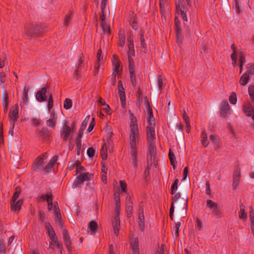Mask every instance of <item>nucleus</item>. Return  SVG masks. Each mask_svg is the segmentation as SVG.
I'll use <instances>...</instances> for the list:
<instances>
[{"label":"nucleus","instance_id":"nucleus-1","mask_svg":"<svg viewBox=\"0 0 254 254\" xmlns=\"http://www.w3.org/2000/svg\"><path fill=\"white\" fill-rule=\"evenodd\" d=\"M130 121L129 133V143L130 147V156L132 161V165L134 169L137 167L136 140L139 138V129L137 124V119L134 114L129 111Z\"/></svg>","mask_w":254,"mask_h":254},{"label":"nucleus","instance_id":"nucleus-2","mask_svg":"<svg viewBox=\"0 0 254 254\" xmlns=\"http://www.w3.org/2000/svg\"><path fill=\"white\" fill-rule=\"evenodd\" d=\"M207 207L212 210L211 215L212 217L220 219L223 217V211L218 203L215 202L211 199H207L206 201Z\"/></svg>","mask_w":254,"mask_h":254},{"label":"nucleus","instance_id":"nucleus-3","mask_svg":"<svg viewBox=\"0 0 254 254\" xmlns=\"http://www.w3.org/2000/svg\"><path fill=\"white\" fill-rule=\"evenodd\" d=\"M155 126L151 125V124H148L146 127V133L147 136L148 142L149 143V148L152 149V153L154 151V141L156 139V135L155 132Z\"/></svg>","mask_w":254,"mask_h":254},{"label":"nucleus","instance_id":"nucleus-4","mask_svg":"<svg viewBox=\"0 0 254 254\" xmlns=\"http://www.w3.org/2000/svg\"><path fill=\"white\" fill-rule=\"evenodd\" d=\"M47 158L46 154H43L38 156L33 163V168L34 171H37L43 168L45 164V159Z\"/></svg>","mask_w":254,"mask_h":254},{"label":"nucleus","instance_id":"nucleus-5","mask_svg":"<svg viewBox=\"0 0 254 254\" xmlns=\"http://www.w3.org/2000/svg\"><path fill=\"white\" fill-rule=\"evenodd\" d=\"M112 64L114 66V70L113 74H118L120 73L122 70V66L121 65V63L119 60L118 57L116 55H114L112 60Z\"/></svg>","mask_w":254,"mask_h":254},{"label":"nucleus","instance_id":"nucleus-6","mask_svg":"<svg viewBox=\"0 0 254 254\" xmlns=\"http://www.w3.org/2000/svg\"><path fill=\"white\" fill-rule=\"evenodd\" d=\"M118 88L122 106L123 107V108H125L126 105V96L125 90L123 87L122 82L121 80L119 81L118 83Z\"/></svg>","mask_w":254,"mask_h":254},{"label":"nucleus","instance_id":"nucleus-7","mask_svg":"<svg viewBox=\"0 0 254 254\" xmlns=\"http://www.w3.org/2000/svg\"><path fill=\"white\" fill-rule=\"evenodd\" d=\"M220 110L221 116L223 118L226 117L227 115L230 114V107L227 100H224L222 102Z\"/></svg>","mask_w":254,"mask_h":254},{"label":"nucleus","instance_id":"nucleus-8","mask_svg":"<svg viewBox=\"0 0 254 254\" xmlns=\"http://www.w3.org/2000/svg\"><path fill=\"white\" fill-rule=\"evenodd\" d=\"M242 110L247 117H252L254 113V107L250 102L244 104Z\"/></svg>","mask_w":254,"mask_h":254},{"label":"nucleus","instance_id":"nucleus-9","mask_svg":"<svg viewBox=\"0 0 254 254\" xmlns=\"http://www.w3.org/2000/svg\"><path fill=\"white\" fill-rule=\"evenodd\" d=\"M172 202L173 203V205H174V203L176 202L177 201H179L181 202L183 204V208L187 209L188 206V198L186 197V198H181V194L180 193H176L174 196H173L172 198Z\"/></svg>","mask_w":254,"mask_h":254},{"label":"nucleus","instance_id":"nucleus-10","mask_svg":"<svg viewBox=\"0 0 254 254\" xmlns=\"http://www.w3.org/2000/svg\"><path fill=\"white\" fill-rule=\"evenodd\" d=\"M58 159V155H55L53 156L48 164L43 168L44 172L46 173L51 172Z\"/></svg>","mask_w":254,"mask_h":254},{"label":"nucleus","instance_id":"nucleus-11","mask_svg":"<svg viewBox=\"0 0 254 254\" xmlns=\"http://www.w3.org/2000/svg\"><path fill=\"white\" fill-rule=\"evenodd\" d=\"M63 239L64 245L68 251H71V243L68 231L66 229H64L63 231Z\"/></svg>","mask_w":254,"mask_h":254},{"label":"nucleus","instance_id":"nucleus-12","mask_svg":"<svg viewBox=\"0 0 254 254\" xmlns=\"http://www.w3.org/2000/svg\"><path fill=\"white\" fill-rule=\"evenodd\" d=\"M9 117L11 120L10 123H14L15 124L18 117V107L17 105H15L14 108L9 111Z\"/></svg>","mask_w":254,"mask_h":254},{"label":"nucleus","instance_id":"nucleus-13","mask_svg":"<svg viewBox=\"0 0 254 254\" xmlns=\"http://www.w3.org/2000/svg\"><path fill=\"white\" fill-rule=\"evenodd\" d=\"M70 130V127L67 125V123L65 122L61 131V135L64 136V141H66L68 139Z\"/></svg>","mask_w":254,"mask_h":254},{"label":"nucleus","instance_id":"nucleus-14","mask_svg":"<svg viewBox=\"0 0 254 254\" xmlns=\"http://www.w3.org/2000/svg\"><path fill=\"white\" fill-rule=\"evenodd\" d=\"M47 91V87H44L41 90L38 91L36 95L37 100L39 102H43L46 100V94Z\"/></svg>","mask_w":254,"mask_h":254},{"label":"nucleus","instance_id":"nucleus-15","mask_svg":"<svg viewBox=\"0 0 254 254\" xmlns=\"http://www.w3.org/2000/svg\"><path fill=\"white\" fill-rule=\"evenodd\" d=\"M57 120V116L53 111L50 114V119L47 121L46 124L48 126L54 128Z\"/></svg>","mask_w":254,"mask_h":254},{"label":"nucleus","instance_id":"nucleus-16","mask_svg":"<svg viewBox=\"0 0 254 254\" xmlns=\"http://www.w3.org/2000/svg\"><path fill=\"white\" fill-rule=\"evenodd\" d=\"M113 227L115 235L118 236L119 233L120 227V217L118 216H115L114 220L113 221Z\"/></svg>","mask_w":254,"mask_h":254},{"label":"nucleus","instance_id":"nucleus-17","mask_svg":"<svg viewBox=\"0 0 254 254\" xmlns=\"http://www.w3.org/2000/svg\"><path fill=\"white\" fill-rule=\"evenodd\" d=\"M108 3V0H102L101 3V15L100 17L101 22H105V10L106 9V6Z\"/></svg>","mask_w":254,"mask_h":254},{"label":"nucleus","instance_id":"nucleus-18","mask_svg":"<svg viewBox=\"0 0 254 254\" xmlns=\"http://www.w3.org/2000/svg\"><path fill=\"white\" fill-rule=\"evenodd\" d=\"M176 10L178 12H187V8L186 6L185 1L184 0H178L176 3Z\"/></svg>","mask_w":254,"mask_h":254},{"label":"nucleus","instance_id":"nucleus-19","mask_svg":"<svg viewBox=\"0 0 254 254\" xmlns=\"http://www.w3.org/2000/svg\"><path fill=\"white\" fill-rule=\"evenodd\" d=\"M34 28H33V30L32 31L31 30H29V28L27 29V37L28 38H31L33 36H37L40 34L41 32H40V28L38 26L34 24Z\"/></svg>","mask_w":254,"mask_h":254},{"label":"nucleus","instance_id":"nucleus-20","mask_svg":"<svg viewBox=\"0 0 254 254\" xmlns=\"http://www.w3.org/2000/svg\"><path fill=\"white\" fill-rule=\"evenodd\" d=\"M147 115L148 124L155 125V120L153 115L152 109L149 105H148L147 108Z\"/></svg>","mask_w":254,"mask_h":254},{"label":"nucleus","instance_id":"nucleus-21","mask_svg":"<svg viewBox=\"0 0 254 254\" xmlns=\"http://www.w3.org/2000/svg\"><path fill=\"white\" fill-rule=\"evenodd\" d=\"M22 204V201L19 200L16 201L11 200V210L12 211H19L21 209Z\"/></svg>","mask_w":254,"mask_h":254},{"label":"nucleus","instance_id":"nucleus-22","mask_svg":"<svg viewBox=\"0 0 254 254\" xmlns=\"http://www.w3.org/2000/svg\"><path fill=\"white\" fill-rule=\"evenodd\" d=\"M28 87L25 86L23 88L22 96L21 97V105H25L28 102Z\"/></svg>","mask_w":254,"mask_h":254},{"label":"nucleus","instance_id":"nucleus-23","mask_svg":"<svg viewBox=\"0 0 254 254\" xmlns=\"http://www.w3.org/2000/svg\"><path fill=\"white\" fill-rule=\"evenodd\" d=\"M2 101L4 111L6 112L8 107V94L7 92L3 93Z\"/></svg>","mask_w":254,"mask_h":254},{"label":"nucleus","instance_id":"nucleus-24","mask_svg":"<svg viewBox=\"0 0 254 254\" xmlns=\"http://www.w3.org/2000/svg\"><path fill=\"white\" fill-rule=\"evenodd\" d=\"M169 157L170 160L171 164L173 166L174 169H176L177 162L176 159V157L174 152L170 149L169 152Z\"/></svg>","mask_w":254,"mask_h":254},{"label":"nucleus","instance_id":"nucleus-25","mask_svg":"<svg viewBox=\"0 0 254 254\" xmlns=\"http://www.w3.org/2000/svg\"><path fill=\"white\" fill-rule=\"evenodd\" d=\"M249 79V74L246 72L241 76L239 83L241 85L245 86L248 83Z\"/></svg>","mask_w":254,"mask_h":254},{"label":"nucleus","instance_id":"nucleus-26","mask_svg":"<svg viewBox=\"0 0 254 254\" xmlns=\"http://www.w3.org/2000/svg\"><path fill=\"white\" fill-rule=\"evenodd\" d=\"M140 212H139L138 214V219H139V222H138V225L140 227V229L141 231H143L144 229V217L143 213L142 211L140 210Z\"/></svg>","mask_w":254,"mask_h":254},{"label":"nucleus","instance_id":"nucleus-27","mask_svg":"<svg viewBox=\"0 0 254 254\" xmlns=\"http://www.w3.org/2000/svg\"><path fill=\"white\" fill-rule=\"evenodd\" d=\"M82 180L84 182L86 181H89L92 179L93 175L89 173H83L78 175Z\"/></svg>","mask_w":254,"mask_h":254},{"label":"nucleus","instance_id":"nucleus-28","mask_svg":"<svg viewBox=\"0 0 254 254\" xmlns=\"http://www.w3.org/2000/svg\"><path fill=\"white\" fill-rule=\"evenodd\" d=\"M245 206L242 203L240 205V211L239 213V217L240 219L245 220L246 218L247 214L245 212Z\"/></svg>","mask_w":254,"mask_h":254},{"label":"nucleus","instance_id":"nucleus-29","mask_svg":"<svg viewBox=\"0 0 254 254\" xmlns=\"http://www.w3.org/2000/svg\"><path fill=\"white\" fill-rule=\"evenodd\" d=\"M118 45L121 47H123L125 45V35L124 33L120 31L119 33Z\"/></svg>","mask_w":254,"mask_h":254},{"label":"nucleus","instance_id":"nucleus-30","mask_svg":"<svg viewBox=\"0 0 254 254\" xmlns=\"http://www.w3.org/2000/svg\"><path fill=\"white\" fill-rule=\"evenodd\" d=\"M201 143L204 147H207L209 144L207 140V136L204 130H202L201 132Z\"/></svg>","mask_w":254,"mask_h":254},{"label":"nucleus","instance_id":"nucleus-31","mask_svg":"<svg viewBox=\"0 0 254 254\" xmlns=\"http://www.w3.org/2000/svg\"><path fill=\"white\" fill-rule=\"evenodd\" d=\"M132 250L134 252V254H139V247H138V240L137 238L133 239V244L131 243Z\"/></svg>","mask_w":254,"mask_h":254},{"label":"nucleus","instance_id":"nucleus-32","mask_svg":"<svg viewBox=\"0 0 254 254\" xmlns=\"http://www.w3.org/2000/svg\"><path fill=\"white\" fill-rule=\"evenodd\" d=\"M100 25L104 33L109 34L110 33V27L106 22H101Z\"/></svg>","mask_w":254,"mask_h":254},{"label":"nucleus","instance_id":"nucleus-33","mask_svg":"<svg viewBox=\"0 0 254 254\" xmlns=\"http://www.w3.org/2000/svg\"><path fill=\"white\" fill-rule=\"evenodd\" d=\"M48 236L54 243H58V239L54 230L48 232Z\"/></svg>","mask_w":254,"mask_h":254},{"label":"nucleus","instance_id":"nucleus-34","mask_svg":"<svg viewBox=\"0 0 254 254\" xmlns=\"http://www.w3.org/2000/svg\"><path fill=\"white\" fill-rule=\"evenodd\" d=\"M38 134L43 138H48L50 136V133L47 128H42L38 132Z\"/></svg>","mask_w":254,"mask_h":254},{"label":"nucleus","instance_id":"nucleus-35","mask_svg":"<svg viewBox=\"0 0 254 254\" xmlns=\"http://www.w3.org/2000/svg\"><path fill=\"white\" fill-rule=\"evenodd\" d=\"M100 154L103 160H106L107 159V147L105 146V144H103L102 146V148L100 150Z\"/></svg>","mask_w":254,"mask_h":254},{"label":"nucleus","instance_id":"nucleus-36","mask_svg":"<svg viewBox=\"0 0 254 254\" xmlns=\"http://www.w3.org/2000/svg\"><path fill=\"white\" fill-rule=\"evenodd\" d=\"M129 73L131 84L133 87H135L136 85V82L135 79V70H130Z\"/></svg>","mask_w":254,"mask_h":254},{"label":"nucleus","instance_id":"nucleus-37","mask_svg":"<svg viewBox=\"0 0 254 254\" xmlns=\"http://www.w3.org/2000/svg\"><path fill=\"white\" fill-rule=\"evenodd\" d=\"M83 181L82 180V179L80 178L79 176H78L74 181L72 187V188H76L78 187H79Z\"/></svg>","mask_w":254,"mask_h":254},{"label":"nucleus","instance_id":"nucleus-38","mask_svg":"<svg viewBox=\"0 0 254 254\" xmlns=\"http://www.w3.org/2000/svg\"><path fill=\"white\" fill-rule=\"evenodd\" d=\"M20 190H21L19 187H17L15 188L13 195L11 198V200H12L13 201H16L17 200L20 193Z\"/></svg>","mask_w":254,"mask_h":254},{"label":"nucleus","instance_id":"nucleus-39","mask_svg":"<svg viewBox=\"0 0 254 254\" xmlns=\"http://www.w3.org/2000/svg\"><path fill=\"white\" fill-rule=\"evenodd\" d=\"M72 105V102L71 99L66 98L64 101V107L66 110L70 109Z\"/></svg>","mask_w":254,"mask_h":254},{"label":"nucleus","instance_id":"nucleus-40","mask_svg":"<svg viewBox=\"0 0 254 254\" xmlns=\"http://www.w3.org/2000/svg\"><path fill=\"white\" fill-rule=\"evenodd\" d=\"M88 228L93 233H95L97 228V223L95 221L92 220L89 223Z\"/></svg>","mask_w":254,"mask_h":254},{"label":"nucleus","instance_id":"nucleus-41","mask_svg":"<svg viewBox=\"0 0 254 254\" xmlns=\"http://www.w3.org/2000/svg\"><path fill=\"white\" fill-rule=\"evenodd\" d=\"M179 182V180L178 179H176L173 185L171 187V194H174L176 193V191L178 189V185Z\"/></svg>","mask_w":254,"mask_h":254},{"label":"nucleus","instance_id":"nucleus-42","mask_svg":"<svg viewBox=\"0 0 254 254\" xmlns=\"http://www.w3.org/2000/svg\"><path fill=\"white\" fill-rule=\"evenodd\" d=\"M229 100L231 104L233 105L236 104L237 101L236 93L233 92L230 96Z\"/></svg>","mask_w":254,"mask_h":254},{"label":"nucleus","instance_id":"nucleus-43","mask_svg":"<svg viewBox=\"0 0 254 254\" xmlns=\"http://www.w3.org/2000/svg\"><path fill=\"white\" fill-rule=\"evenodd\" d=\"M249 94L250 96L251 100L254 102V86L250 85L248 88Z\"/></svg>","mask_w":254,"mask_h":254},{"label":"nucleus","instance_id":"nucleus-44","mask_svg":"<svg viewBox=\"0 0 254 254\" xmlns=\"http://www.w3.org/2000/svg\"><path fill=\"white\" fill-rule=\"evenodd\" d=\"M6 56L5 53H0V68L4 66V60L6 59Z\"/></svg>","mask_w":254,"mask_h":254},{"label":"nucleus","instance_id":"nucleus-45","mask_svg":"<svg viewBox=\"0 0 254 254\" xmlns=\"http://www.w3.org/2000/svg\"><path fill=\"white\" fill-rule=\"evenodd\" d=\"M247 72L249 73V75H254V64H248Z\"/></svg>","mask_w":254,"mask_h":254},{"label":"nucleus","instance_id":"nucleus-46","mask_svg":"<svg viewBox=\"0 0 254 254\" xmlns=\"http://www.w3.org/2000/svg\"><path fill=\"white\" fill-rule=\"evenodd\" d=\"M72 12H69L66 15L64 19V26H67L71 18Z\"/></svg>","mask_w":254,"mask_h":254},{"label":"nucleus","instance_id":"nucleus-47","mask_svg":"<svg viewBox=\"0 0 254 254\" xmlns=\"http://www.w3.org/2000/svg\"><path fill=\"white\" fill-rule=\"evenodd\" d=\"M128 69L129 72L130 70H134V62L133 59L131 58V56L129 55L128 56Z\"/></svg>","mask_w":254,"mask_h":254},{"label":"nucleus","instance_id":"nucleus-48","mask_svg":"<svg viewBox=\"0 0 254 254\" xmlns=\"http://www.w3.org/2000/svg\"><path fill=\"white\" fill-rule=\"evenodd\" d=\"M183 118L184 120L185 121L186 126L188 127H190V119L189 117L187 116V113L185 110H184V112L183 113Z\"/></svg>","mask_w":254,"mask_h":254},{"label":"nucleus","instance_id":"nucleus-49","mask_svg":"<svg viewBox=\"0 0 254 254\" xmlns=\"http://www.w3.org/2000/svg\"><path fill=\"white\" fill-rule=\"evenodd\" d=\"M119 184L121 187V189L123 192L127 191V185L124 180H121L119 181Z\"/></svg>","mask_w":254,"mask_h":254},{"label":"nucleus","instance_id":"nucleus-50","mask_svg":"<svg viewBox=\"0 0 254 254\" xmlns=\"http://www.w3.org/2000/svg\"><path fill=\"white\" fill-rule=\"evenodd\" d=\"M210 140L212 141L215 144L218 145L219 144L218 137L217 135L211 134L209 136Z\"/></svg>","mask_w":254,"mask_h":254},{"label":"nucleus","instance_id":"nucleus-51","mask_svg":"<svg viewBox=\"0 0 254 254\" xmlns=\"http://www.w3.org/2000/svg\"><path fill=\"white\" fill-rule=\"evenodd\" d=\"M76 150L77 151V155H79L80 151L81 148V140H75Z\"/></svg>","mask_w":254,"mask_h":254},{"label":"nucleus","instance_id":"nucleus-52","mask_svg":"<svg viewBox=\"0 0 254 254\" xmlns=\"http://www.w3.org/2000/svg\"><path fill=\"white\" fill-rule=\"evenodd\" d=\"M241 176V170L239 167H236L233 174V177L234 178H240Z\"/></svg>","mask_w":254,"mask_h":254},{"label":"nucleus","instance_id":"nucleus-53","mask_svg":"<svg viewBox=\"0 0 254 254\" xmlns=\"http://www.w3.org/2000/svg\"><path fill=\"white\" fill-rule=\"evenodd\" d=\"M50 196H52L51 192H50L49 193H47L45 195L43 194V195H41V196H38L37 198V199L39 201L40 200H46L47 201V199H48L47 198Z\"/></svg>","mask_w":254,"mask_h":254},{"label":"nucleus","instance_id":"nucleus-54","mask_svg":"<svg viewBox=\"0 0 254 254\" xmlns=\"http://www.w3.org/2000/svg\"><path fill=\"white\" fill-rule=\"evenodd\" d=\"M181 222H178L176 223L175 226L174 227V230L175 232L176 236H178L179 234V229L181 226Z\"/></svg>","mask_w":254,"mask_h":254},{"label":"nucleus","instance_id":"nucleus-55","mask_svg":"<svg viewBox=\"0 0 254 254\" xmlns=\"http://www.w3.org/2000/svg\"><path fill=\"white\" fill-rule=\"evenodd\" d=\"M53 107V99L52 96L51 95L49 96L48 102V108L49 112H50V110Z\"/></svg>","mask_w":254,"mask_h":254},{"label":"nucleus","instance_id":"nucleus-56","mask_svg":"<svg viewBox=\"0 0 254 254\" xmlns=\"http://www.w3.org/2000/svg\"><path fill=\"white\" fill-rule=\"evenodd\" d=\"M88 156L90 157H93L95 153V150L92 147H89L87 151Z\"/></svg>","mask_w":254,"mask_h":254},{"label":"nucleus","instance_id":"nucleus-57","mask_svg":"<svg viewBox=\"0 0 254 254\" xmlns=\"http://www.w3.org/2000/svg\"><path fill=\"white\" fill-rule=\"evenodd\" d=\"M177 40L176 42L179 45L182 42V33L178 32H176Z\"/></svg>","mask_w":254,"mask_h":254},{"label":"nucleus","instance_id":"nucleus-58","mask_svg":"<svg viewBox=\"0 0 254 254\" xmlns=\"http://www.w3.org/2000/svg\"><path fill=\"white\" fill-rule=\"evenodd\" d=\"M127 215L128 217L131 216L132 212L133 211L132 206H126V207Z\"/></svg>","mask_w":254,"mask_h":254},{"label":"nucleus","instance_id":"nucleus-59","mask_svg":"<svg viewBox=\"0 0 254 254\" xmlns=\"http://www.w3.org/2000/svg\"><path fill=\"white\" fill-rule=\"evenodd\" d=\"M95 119L94 118H92V121L91 122L89 126L88 127L86 131L87 133L90 132L93 129L94 126H95V123H94Z\"/></svg>","mask_w":254,"mask_h":254},{"label":"nucleus","instance_id":"nucleus-60","mask_svg":"<svg viewBox=\"0 0 254 254\" xmlns=\"http://www.w3.org/2000/svg\"><path fill=\"white\" fill-rule=\"evenodd\" d=\"M47 202H48V209L49 210H51L52 209L53 207V203H52V200L53 197L52 196H50L47 198Z\"/></svg>","mask_w":254,"mask_h":254},{"label":"nucleus","instance_id":"nucleus-61","mask_svg":"<svg viewBox=\"0 0 254 254\" xmlns=\"http://www.w3.org/2000/svg\"><path fill=\"white\" fill-rule=\"evenodd\" d=\"M141 47L145 49L146 48L145 41L144 38L143 33L140 34Z\"/></svg>","mask_w":254,"mask_h":254},{"label":"nucleus","instance_id":"nucleus-62","mask_svg":"<svg viewBox=\"0 0 254 254\" xmlns=\"http://www.w3.org/2000/svg\"><path fill=\"white\" fill-rule=\"evenodd\" d=\"M84 57L82 54H80L79 56V60L78 61V64L77 65L81 67V66L83 64V63L84 61Z\"/></svg>","mask_w":254,"mask_h":254},{"label":"nucleus","instance_id":"nucleus-63","mask_svg":"<svg viewBox=\"0 0 254 254\" xmlns=\"http://www.w3.org/2000/svg\"><path fill=\"white\" fill-rule=\"evenodd\" d=\"M157 82L159 89H161L163 86V78L161 75L158 76Z\"/></svg>","mask_w":254,"mask_h":254},{"label":"nucleus","instance_id":"nucleus-64","mask_svg":"<svg viewBox=\"0 0 254 254\" xmlns=\"http://www.w3.org/2000/svg\"><path fill=\"white\" fill-rule=\"evenodd\" d=\"M164 245H162L160 247H158L156 254H164Z\"/></svg>","mask_w":254,"mask_h":254}]
</instances>
